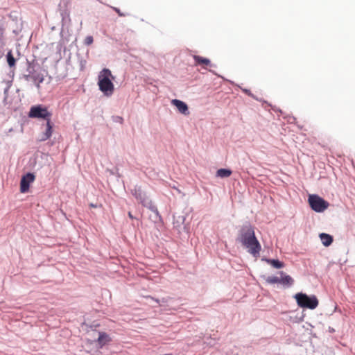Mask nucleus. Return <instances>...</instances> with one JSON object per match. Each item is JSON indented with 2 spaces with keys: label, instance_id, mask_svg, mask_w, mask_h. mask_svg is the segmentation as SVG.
<instances>
[{
  "label": "nucleus",
  "instance_id": "nucleus-16",
  "mask_svg": "<svg viewBox=\"0 0 355 355\" xmlns=\"http://www.w3.org/2000/svg\"><path fill=\"white\" fill-rule=\"evenodd\" d=\"M6 58H7V62H8L9 67H15L16 60H15V58L13 57V55H12L11 51L8 52V53L6 55Z\"/></svg>",
  "mask_w": 355,
  "mask_h": 355
},
{
  "label": "nucleus",
  "instance_id": "nucleus-1",
  "mask_svg": "<svg viewBox=\"0 0 355 355\" xmlns=\"http://www.w3.org/2000/svg\"><path fill=\"white\" fill-rule=\"evenodd\" d=\"M237 240L250 254L255 257L259 255L261 246L255 236L254 227L250 223L245 224L241 227Z\"/></svg>",
  "mask_w": 355,
  "mask_h": 355
},
{
  "label": "nucleus",
  "instance_id": "nucleus-5",
  "mask_svg": "<svg viewBox=\"0 0 355 355\" xmlns=\"http://www.w3.org/2000/svg\"><path fill=\"white\" fill-rule=\"evenodd\" d=\"M28 116L29 118L42 119L47 121L51 119L52 114L48 110L46 107L42 105H37L30 108Z\"/></svg>",
  "mask_w": 355,
  "mask_h": 355
},
{
  "label": "nucleus",
  "instance_id": "nucleus-18",
  "mask_svg": "<svg viewBox=\"0 0 355 355\" xmlns=\"http://www.w3.org/2000/svg\"><path fill=\"white\" fill-rule=\"evenodd\" d=\"M93 37L92 36H87L86 37V38L85 39V44L86 45H90L93 43Z\"/></svg>",
  "mask_w": 355,
  "mask_h": 355
},
{
  "label": "nucleus",
  "instance_id": "nucleus-17",
  "mask_svg": "<svg viewBox=\"0 0 355 355\" xmlns=\"http://www.w3.org/2000/svg\"><path fill=\"white\" fill-rule=\"evenodd\" d=\"M281 278L276 276H269L266 278V282L270 284H280Z\"/></svg>",
  "mask_w": 355,
  "mask_h": 355
},
{
  "label": "nucleus",
  "instance_id": "nucleus-20",
  "mask_svg": "<svg viewBox=\"0 0 355 355\" xmlns=\"http://www.w3.org/2000/svg\"><path fill=\"white\" fill-rule=\"evenodd\" d=\"M172 104L178 107V99H173L172 100Z\"/></svg>",
  "mask_w": 355,
  "mask_h": 355
},
{
  "label": "nucleus",
  "instance_id": "nucleus-4",
  "mask_svg": "<svg viewBox=\"0 0 355 355\" xmlns=\"http://www.w3.org/2000/svg\"><path fill=\"white\" fill-rule=\"evenodd\" d=\"M295 298L299 306L310 309H315L318 305V300L314 295L308 296L302 293H297Z\"/></svg>",
  "mask_w": 355,
  "mask_h": 355
},
{
  "label": "nucleus",
  "instance_id": "nucleus-7",
  "mask_svg": "<svg viewBox=\"0 0 355 355\" xmlns=\"http://www.w3.org/2000/svg\"><path fill=\"white\" fill-rule=\"evenodd\" d=\"M35 175L33 173H28L21 178L20 182V191L26 193L29 190L30 184L34 182Z\"/></svg>",
  "mask_w": 355,
  "mask_h": 355
},
{
  "label": "nucleus",
  "instance_id": "nucleus-22",
  "mask_svg": "<svg viewBox=\"0 0 355 355\" xmlns=\"http://www.w3.org/2000/svg\"><path fill=\"white\" fill-rule=\"evenodd\" d=\"M243 91L248 95L250 94L249 91L248 89H244Z\"/></svg>",
  "mask_w": 355,
  "mask_h": 355
},
{
  "label": "nucleus",
  "instance_id": "nucleus-15",
  "mask_svg": "<svg viewBox=\"0 0 355 355\" xmlns=\"http://www.w3.org/2000/svg\"><path fill=\"white\" fill-rule=\"evenodd\" d=\"M179 112H181L185 115L189 114L187 104L181 101H179Z\"/></svg>",
  "mask_w": 355,
  "mask_h": 355
},
{
  "label": "nucleus",
  "instance_id": "nucleus-11",
  "mask_svg": "<svg viewBox=\"0 0 355 355\" xmlns=\"http://www.w3.org/2000/svg\"><path fill=\"white\" fill-rule=\"evenodd\" d=\"M319 236L322 243L326 247L329 246L333 242V237L328 234L321 233Z\"/></svg>",
  "mask_w": 355,
  "mask_h": 355
},
{
  "label": "nucleus",
  "instance_id": "nucleus-9",
  "mask_svg": "<svg viewBox=\"0 0 355 355\" xmlns=\"http://www.w3.org/2000/svg\"><path fill=\"white\" fill-rule=\"evenodd\" d=\"M111 341V338L110 336L105 332H100L98 338L97 339V342L98 345L102 347L106 344L109 343Z\"/></svg>",
  "mask_w": 355,
  "mask_h": 355
},
{
  "label": "nucleus",
  "instance_id": "nucleus-2",
  "mask_svg": "<svg viewBox=\"0 0 355 355\" xmlns=\"http://www.w3.org/2000/svg\"><path fill=\"white\" fill-rule=\"evenodd\" d=\"M114 76L110 69L105 68L101 70L98 76V86L100 91L107 97L111 96L114 91V85L112 80Z\"/></svg>",
  "mask_w": 355,
  "mask_h": 355
},
{
  "label": "nucleus",
  "instance_id": "nucleus-19",
  "mask_svg": "<svg viewBox=\"0 0 355 355\" xmlns=\"http://www.w3.org/2000/svg\"><path fill=\"white\" fill-rule=\"evenodd\" d=\"M113 9L119 14V16H125V14L122 13L119 8H113Z\"/></svg>",
  "mask_w": 355,
  "mask_h": 355
},
{
  "label": "nucleus",
  "instance_id": "nucleus-13",
  "mask_svg": "<svg viewBox=\"0 0 355 355\" xmlns=\"http://www.w3.org/2000/svg\"><path fill=\"white\" fill-rule=\"evenodd\" d=\"M232 173L230 169L227 168H220L216 171V176L224 178L230 177Z\"/></svg>",
  "mask_w": 355,
  "mask_h": 355
},
{
  "label": "nucleus",
  "instance_id": "nucleus-21",
  "mask_svg": "<svg viewBox=\"0 0 355 355\" xmlns=\"http://www.w3.org/2000/svg\"><path fill=\"white\" fill-rule=\"evenodd\" d=\"M128 216L130 218H133V216L130 212L128 213Z\"/></svg>",
  "mask_w": 355,
  "mask_h": 355
},
{
  "label": "nucleus",
  "instance_id": "nucleus-6",
  "mask_svg": "<svg viewBox=\"0 0 355 355\" xmlns=\"http://www.w3.org/2000/svg\"><path fill=\"white\" fill-rule=\"evenodd\" d=\"M311 208L316 212H322L329 205V202L318 195H310L308 199Z\"/></svg>",
  "mask_w": 355,
  "mask_h": 355
},
{
  "label": "nucleus",
  "instance_id": "nucleus-8",
  "mask_svg": "<svg viewBox=\"0 0 355 355\" xmlns=\"http://www.w3.org/2000/svg\"><path fill=\"white\" fill-rule=\"evenodd\" d=\"M46 121V131L42 134L40 141H46L49 139L53 133V123L51 119Z\"/></svg>",
  "mask_w": 355,
  "mask_h": 355
},
{
  "label": "nucleus",
  "instance_id": "nucleus-3",
  "mask_svg": "<svg viewBox=\"0 0 355 355\" xmlns=\"http://www.w3.org/2000/svg\"><path fill=\"white\" fill-rule=\"evenodd\" d=\"M130 192L139 203L145 207H149V209H150L151 211L158 216V211L157 208L153 205L151 201L148 199L146 193L143 191L141 187L137 185L131 189Z\"/></svg>",
  "mask_w": 355,
  "mask_h": 355
},
{
  "label": "nucleus",
  "instance_id": "nucleus-10",
  "mask_svg": "<svg viewBox=\"0 0 355 355\" xmlns=\"http://www.w3.org/2000/svg\"><path fill=\"white\" fill-rule=\"evenodd\" d=\"M193 59L196 64L201 65L203 67H206L211 64V62L209 59L201 57L200 55H193Z\"/></svg>",
  "mask_w": 355,
  "mask_h": 355
},
{
  "label": "nucleus",
  "instance_id": "nucleus-14",
  "mask_svg": "<svg viewBox=\"0 0 355 355\" xmlns=\"http://www.w3.org/2000/svg\"><path fill=\"white\" fill-rule=\"evenodd\" d=\"M266 261L275 268H282L284 267V263L276 259H267Z\"/></svg>",
  "mask_w": 355,
  "mask_h": 355
},
{
  "label": "nucleus",
  "instance_id": "nucleus-12",
  "mask_svg": "<svg viewBox=\"0 0 355 355\" xmlns=\"http://www.w3.org/2000/svg\"><path fill=\"white\" fill-rule=\"evenodd\" d=\"M282 277L280 279V284L284 286H291L293 284V278L287 275H285L283 272H280Z\"/></svg>",
  "mask_w": 355,
  "mask_h": 355
}]
</instances>
